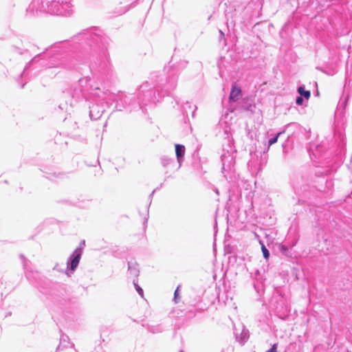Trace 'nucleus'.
<instances>
[{
    "label": "nucleus",
    "instance_id": "obj_1",
    "mask_svg": "<svg viewBox=\"0 0 352 352\" xmlns=\"http://www.w3.org/2000/svg\"><path fill=\"white\" fill-rule=\"evenodd\" d=\"M81 35L91 45V52L87 54L78 55L77 60L82 63L94 61L100 67H105L109 62V56L106 46V38L100 30L93 28L83 32Z\"/></svg>",
    "mask_w": 352,
    "mask_h": 352
},
{
    "label": "nucleus",
    "instance_id": "obj_2",
    "mask_svg": "<svg viewBox=\"0 0 352 352\" xmlns=\"http://www.w3.org/2000/svg\"><path fill=\"white\" fill-rule=\"evenodd\" d=\"M32 12H46L51 14L67 16L72 12L71 0H34L28 8Z\"/></svg>",
    "mask_w": 352,
    "mask_h": 352
},
{
    "label": "nucleus",
    "instance_id": "obj_3",
    "mask_svg": "<svg viewBox=\"0 0 352 352\" xmlns=\"http://www.w3.org/2000/svg\"><path fill=\"white\" fill-rule=\"evenodd\" d=\"M91 94L94 97L95 103L89 107V116L92 120H98L102 116L105 111V108L111 104V102H109L107 98L112 101L116 99L114 95L102 92L98 88H96L94 92Z\"/></svg>",
    "mask_w": 352,
    "mask_h": 352
},
{
    "label": "nucleus",
    "instance_id": "obj_4",
    "mask_svg": "<svg viewBox=\"0 0 352 352\" xmlns=\"http://www.w3.org/2000/svg\"><path fill=\"white\" fill-rule=\"evenodd\" d=\"M160 93L158 89L151 88L150 84L146 82L140 85L138 91V104L140 108L147 105L148 102L155 103L159 101Z\"/></svg>",
    "mask_w": 352,
    "mask_h": 352
},
{
    "label": "nucleus",
    "instance_id": "obj_5",
    "mask_svg": "<svg viewBox=\"0 0 352 352\" xmlns=\"http://www.w3.org/2000/svg\"><path fill=\"white\" fill-rule=\"evenodd\" d=\"M90 80L88 78H80L78 80V85H75L73 88L72 91L71 93H64L65 94H68L72 96V101H70V106L74 105V102H76L81 98L85 97V90L82 89V87L87 84V82Z\"/></svg>",
    "mask_w": 352,
    "mask_h": 352
},
{
    "label": "nucleus",
    "instance_id": "obj_6",
    "mask_svg": "<svg viewBox=\"0 0 352 352\" xmlns=\"http://www.w3.org/2000/svg\"><path fill=\"white\" fill-rule=\"evenodd\" d=\"M48 67H63L73 68L75 67V63L72 60H69L60 56H54L47 64Z\"/></svg>",
    "mask_w": 352,
    "mask_h": 352
},
{
    "label": "nucleus",
    "instance_id": "obj_7",
    "mask_svg": "<svg viewBox=\"0 0 352 352\" xmlns=\"http://www.w3.org/2000/svg\"><path fill=\"white\" fill-rule=\"evenodd\" d=\"M135 96L133 94L125 95L122 94L119 96L117 100L116 109L122 111L124 109L133 106L134 104Z\"/></svg>",
    "mask_w": 352,
    "mask_h": 352
},
{
    "label": "nucleus",
    "instance_id": "obj_8",
    "mask_svg": "<svg viewBox=\"0 0 352 352\" xmlns=\"http://www.w3.org/2000/svg\"><path fill=\"white\" fill-rule=\"evenodd\" d=\"M241 97V89L240 87H237L236 85H233L232 87V89L230 91V94L229 96V102L230 106L228 107V110L230 112H233L236 109L234 103L237 102Z\"/></svg>",
    "mask_w": 352,
    "mask_h": 352
},
{
    "label": "nucleus",
    "instance_id": "obj_9",
    "mask_svg": "<svg viewBox=\"0 0 352 352\" xmlns=\"http://www.w3.org/2000/svg\"><path fill=\"white\" fill-rule=\"evenodd\" d=\"M307 182V179L304 177H301L296 179L294 182L293 188L297 195H301L310 190V186Z\"/></svg>",
    "mask_w": 352,
    "mask_h": 352
},
{
    "label": "nucleus",
    "instance_id": "obj_10",
    "mask_svg": "<svg viewBox=\"0 0 352 352\" xmlns=\"http://www.w3.org/2000/svg\"><path fill=\"white\" fill-rule=\"evenodd\" d=\"M175 154L179 166H180L185 154V146L182 144H175Z\"/></svg>",
    "mask_w": 352,
    "mask_h": 352
},
{
    "label": "nucleus",
    "instance_id": "obj_11",
    "mask_svg": "<svg viewBox=\"0 0 352 352\" xmlns=\"http://www.w3.org/2000/svg\"><path fill=\"white\" fill-rule=\"evenodd\" d=\"M221 161L223 164V170L226 171L228 169L230 168V164L233 162V159L229 155L227 156L223 154L221 155Z\"/></svg>",
    "mask_w": 352,
    "mask_h": 352
},
{
    "label": "nucleus",
    "instance_id": "obj_12",
    "mask_svg": "<svg viewBox=\"0 0 352 352\" xmlns=\"http://www.w3.org/2000/svg\"><path fill=\"white\" fill-rule=\"evenodd\" d=\"M75 253H76V255H75L74 258L71 261L70 268L72 270H74L76 268V267L78 266V265L79 263L80 256H81V253L80 252H77V251H76Z\"/></svg>",
    "mask_w": 352,
    "mask_h": 352
},
{
    "label": "nucleus",
    "instance_id": "obj_13",
    "mask_svg": "<svg viewBox=\"0 0 352 352\" xmlns=\"http://www.w3.org/2000/svg\"><path fill=\"white\" fill-rule=\"evenodd\" d=\"M176 87V78L173 76L169 80L165 89V93L168 94L170 91L173 90Z\"/></svg>",
    "mask_w": 352,
    "mask_h": 352
},
{
    "label": "nucleus",
    "instance_id": "obj_14",
    "mask_svg": "<svg viewBox=\"0 0 352 352\" xmlns=\"http://www.w3.org/2000/svg\"><path fill=\"white\" fill-rule=\"evenodd\" d=\"M248 166L251 168L252 171L256 170H261L262 168L261 164L257 165V164L256 163V160L253 156L248 162Z\"/></svg>",
    "mask_w": 352,
    "mask_h": 352
},
{
    "label": "nucleus",
    "instance_id": "obj_15",
    "mask_svg": "<svg viewBox=\"0 0 352 352\" xmlns=\"http://www.w3.org/2000/svg\"><path fill=\"white\" fill-rule=\"evenodd\" d=\"M298 92L300 94V96L302 98L304 97L307 100H308L311 96L310 91L305 90L304 86H300L298 88Z\"/></svg>",
    "mask_w": 352,
    "mask_h": 352
},
{
    "label": "nucleus",
    "instance_id": "obj_16",
    "mask_svg": "<svg viewBox=\"0 0 352 352\" xmlns=\"http://www.w3.org/2000/svg\"><path fill=\"white\" fill-rule=\"evenodd\" d=\"M39 56L40 55H37L34 56L25 66L23 70V74L25 73V70H27L29 67H30L32 65L34 64L35 63L38 62L39 60Z\"/></svg>",
    "mask_w": 352,
    "mask_h": 352
},
{
    "label": "nucleus",
    "instance_id": "obj_17",
    "mask_svg": "<svg viewBox=\"0 0 352 352\" xmlns=\"http://www.w3.org/2000/svg\"><path fill=\"white\" fill-rule=\"evenodd\" d=\"M63 175L60 173H49L48 176H47V178L51 179V180H54L57 178H60L63 176Z\"/></svg>",
    "mask_w": 352,
    "mask_h": 352
},
{
    "label": "nucleus",
    "instance_id": "obj_18",
    "mask_svg": "<svg viewBox=\"0 0 352 352\" xmlns=\"http://www.w3.org/2000/svg\"><path fill=\"white\" fill-rule=\"evenodd\" d=\"M283 133V132H279L274 138L270 139L268 141L269 146H271V145L275 144L277 142L278 138L280 136V135L282 134Z\"/></svg>",
    "mask_w": 352,
    "mask_h": 352
},
{
    "label": "nucleus",
    "instance_id": "obj_19",
    "mask_svg": "<svg viewBox=\"0 0 352 352\" xmlns=\"http://www.w3.org/2000/svg\"><path fill=\"white\" fill-rule=\"evenodd\" d=\"M161 160H162V163L163 166H166L168 165L169 164H170V162H172L173 161V159L168 157H162Z\"/></svg>",
    "mask_w": 352,
    "mask_h": 352
},
{
    "label": "nucleus",
    "instance_id": "obj_20",
    "mask_svg": "<svg viewBox=\"0 0 352 352\" xmlns=\"http://www.w3.org/2000/svg\"><path fill=\"white\" fill-rule=\"evenodd\" d=\"M261 250H262V252H263V256L265 257V258L268 259V258L270 256V253H269V251L267 250V249L265 248V246L263 244H262V245H261Z\"/></svg>",
    "mask_w": 352,
    "mask_h": 352
},
{
    "label": "nucleus",
    "instance_id": "obj_21",
    "mask_svg": "<svg viewBox=\"0 0 352 352\" xmlns=\"http://www.w3.org/2000/svg\"><path fill=\"white\" fill-rule=\"evenodd\" d=\"M179 298V287H177L174 293V299L176 302H178V299Z\"/></svg>",
    "mask_w": 352,
    "mask_h": 352
},
{
    "label": "nucleus",
    "instance_id": "obj_22",
    "mask_svg": "<svg viewBox=\"0 0 352 352\" xmlns=\"http://www.w3.org/2000/svg\"><path fill=\"white\" fill-rule=\"evenodd\" d=\"M296 103L298 104V105H302V103H303V98L301 97V96H298L296 99Z\"/></svg>",
    "mask_w": 352,
    "mask_h": 352
},
{
    "label": "nucleus",
    "instance_id": "obj_23",
    "mask_svg": "<svg viewBox=\"0 0 352 352\" xmlns=\"http://www.w3.org/2000/svg\"><path fill=\"white\" fill-rule=\"evenodd\" d=\"M265 352H277V344H273L272 346L271 347V349H270L269 350H267Z\"/></svg>",
    "mask_w": 352,
    "mask_h": 352
},
{
    "label": "nucleus",
    "instance_id": "obj_24",
    "mask_svg": "<svg viewBox=\"0 0 352 352\" xmlns=\"http://www.w3.org/2000/svg\"><path fill=\"white\" fill-rule=\"evenodd\" d=\"M67 102H66L65 104H59V108L62 110L63 109H67Z\"/></svg>",
    "mask_w": 352,
    "mask_h": 352
},
{
    "label": "nucleus",
    "instance_id": "obj_25",
    "mask_svg": "<svg viewBox=\"0 0 352 352\" xmlns=\"http://www.w3.org/2000/svg\"><path fill=\"white\" fill-rule=\"evenodd\" d=\"M173 76H175L177 74V73H178L177 66L173 68Z\"/></svg>",
    "mask_w": 352,
    "mask_h": 352
},
{
    "label": "nucleus",
    "instance_id": "obj_26",
    "mask_svg": "<svg viewBox=\"0 0 352 352\" xmlns=\"http://www.w3.org/2000/svg\"><path fill=\"white\" fill-rule=\"evenodd\" d=\"M187 63H187L186 61L183 60V61H182V62L179 63V65H180L182 67H185L187 65Z\"/></svg>",
    "mask_w": 352,
    "mask_h": 352
},
{
    "label": "nucleus",
    "instance_id": "obj_27",
    "mask_svg": "<svg viewBox=\"0 0 352 352\" xmlns=\"http://www.w3.org/2000/svg\"><path fill=\"white\" fill-rule=\"evenodd\" d=\"M138 291L139 294H140L141 296H142V295H143V291H142V289L141 288H138Z\"/></svg>",
    "mask_w": 352,
    "mask_h": 352
},
{
    "label": "nucleus",
    "instance_id": "obj_28",
    "mask_svg": "<svg viewBox=\"0 0 352 352\" xmlns=\"http://www.w3.org/2000/svg\"><path fill=\"white\" fill-rule=\"evenodd\" d=\"M251 193H252V192H250L249 195H245L246 198L252 197H253V195H251Z\"/></svg>",
    "mask_w": 352,
    "mask_h": 352
},
{
    "label": "nucleus",
    "instance_id": "obj_29",
    "mask_svg": "<svg viewBox=\"0 0 352 352\" xmlns=\"http://www.w3.org/2000/svg\"><path fill=\"white\" fill-rule=\"evenodd\" d=\"M215 192H216L217 195H219L218 189H216Z\"/></svg>",
    "mask_w": 352,
    "mask_h": 352
},
{
    "label": "nucleus",
    "instance_id": "obj_30",
    "mask_svg": "<svg viewBox=\"0 0 352 352\" xmlns=\"http://www.w3.org/2000/svg\"><path fill=\"white\" fill-rule=\"evenodd\" d=\"M346 198H352V191H351V195H348Z\"/></svg>",
    "mask_w": 352,
    "mask_h": 352
},
{
    "label": "nucleus",
    "instance_id": "obj_31",
    "mask_svg": "<svg viewBox=\"0 0 352 352\" xmlns=\"http://www.w3.org/2000/svg\"><path fill=\"white\" fill-rule=\"evenodd\" d=\"M133 102H134V104H133L132 107H133V108H135V104H135V100L133 101Z\"/></svg>",
    "mask_w": 352,
    "mask_h": 352
},
{
    "label": "nucleus",
    "instance_id": "obj_32",
    "mask_svg": "<svg viewBox=\"0 0 352 352\" xmlns=\"http://www.w3.org/2000/svg\"><path fill=\"white\" fill-rule=\"evenodd\" d=\"M154 192H155L154 190H153V191H152V192H151V195H150V196H153V195Z\"/></svg>",
    "mask_w": 352,
    "mask_h": 352
}]
</instances>
